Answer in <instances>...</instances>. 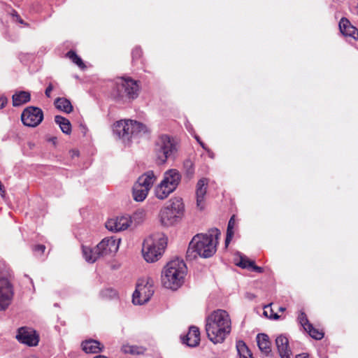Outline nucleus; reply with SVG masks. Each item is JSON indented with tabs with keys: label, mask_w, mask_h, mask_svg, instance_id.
Here are the masks:
<instances>
[{
	"label": "nucleus",
	"mask_w": 358,
	"mask_h": 358,
	"mask_svg": "<svg viewBox=\"0 0 358 358\" xmlns=\"http://www.w3.org/2000/svg\"><path fill=\"white\" fill-rule=\"evenodd\" d=\"M94 358H108V357L105 356V355H96L95 356Z\"/></svg>",
	"instance_id": "obj_47"
},
{
	"label": "nucleus",
	"mask_w": 358,
	"mask_h": 358,
	"mask_svg": "<svg viewBox=\"0 0 358 358\" xmlns=\"http://www.w3.org/2000/svg\"><path fill=\"white\" fill-rule=\"evenodd\" d=\"M285 310V308H284V307H280L279 308V311L280 312H284Z\"/></svg>",
	"instance_id": "obj_49"
},
{
	"label": "nucleus",
	"mask_w": 358,
	"mask_h": 358,
	"mask_svg": "<svg viewBox=\"0 0 358 358\" xmlns=\"http://www.w3.org/2000/svg\"><path fill=\"white\" fill-rule=\"evenodd\" d=\"M82 250L83 257L88 263H94L97 259L101 257V255H96V253L94 252L95 251V247L91 248L87 246H83Z\"/></svg>",
	"instance_id": "obj_25"
},
{
	"label": "nucleus",
	"mask_w": 358,
	"mask_h": 358,
	"mask_svg": "<svg viewBox=\"0 0 358 358\" xmlns=\"http://www.w3.org/2000/svg\"><path fill=\"white\" fill-rule=\"evenodd\" d=\"M25 358H37V357L35 355H31L26 357Z\"/></svg>",
	"instance_id": "obj_50"
},
{
	"label": "nucleus",
	"mask_w": 358,
	"mask_h": 358,
	"mask_svg": "<svg viewBox=\"0 0 358 358\" xmlns=\"http://www.w3.org/2000/svg\"><path fill=\"white\" fill-rule=\"evenodd\" d=\"M208 180L206 178L200 179L196 186V206L200 210L205 206V196L207 192Z\"/></svg>",
	"instance_id": "obj_16"
},
{
	"label": "nucleus",
	"mask_w": 358,
	"mask_h": 358,
	"mask_svg": "<svg viewBox=\"0 0 358 358\" xmlns=\"http://www.w3.org/2000/svg\"><path fill=\"white\" fill-rule=\"evenodd\" d=\"M271 305L272 303H269L264 306V314L270 319L278 320L280 318V316L273 312Z\"/></svg>",
	"instance_id": "obj_33"
},
{
	"label": "nucleus",
	"mask_w": 358,
	"mask_h": 358,
	"mask_svg": "<svg viewBox=\"0 0 358 358\" xmlns=\"http://www.w3.org/2000/svg\"><path fill=\"white\" fill-rule=\"evenodd\" d=\"M154 281L150 278L138 280L136 290L133 294L132 301L135 305H142L148 302L154 293Z\"/></svg>",
	"instance_id": "obj_10"
},
{
	"label": "nucleus",
	"mask_w": 358,
	"mask_h": 358,
	"mask_svg": "<svg viewBox=\"0 0 358 358\" xmlns=\"http://www.w3.org/2000/svg\"><path fill=\"white\" fill-rule=\"evenodd\" d=\"M176 152L174 139L167 134L158 136L155 143V154L157 163L162 164Z\"/></svg>",
	"instance_id": "obj_9"
},
{
	"label": "nucleus",
	"mask_w": 358,
	"mask_h": 358,
	"mask_svg": "<svg viewBox=\"0 0 358 358\" xmlns=\"http://www.w3.org/2000/svg\"><path fill=\"white\" fill-rule=\"evenodd\" d=\"M13 288L6 278H0V310H6L10 304L13 297Z\"/></svg>",
	"instance_id": "obj_13"
},
{
	"label": "nucleus",
	"mask_w": 358,
	"mask_h": 358,
	"mask_svg": "<svg viewBox=\"0 0 358 358\" xmlns=\"http://www.w3.org/2000/svg\"><path fill=\"white\" fill-rule=\"evenodd\" d=\"M231 330V321L229 313L224 310L213 311L206 319L207 336L213 343H222Z\"/></svg>",
	"instance_id": "obj_2"
},
{
	"label": "nucleus",
	"mask_w": 358,
	"mask_h": 358,
	"mask_svg": "<svg viewBox=\"0 0 358 358\" xmlns=\"http://www.w3.org/2000/svg\"><path fill=\"white\" fill-rule=\"evenodd\" d=\"M296 358H309V356L308 354L302 353L300 355H298Z\"/></svg>",
	"instance_id": "obj_44"
},
{
	"label": "nucleus",
	"mask_w": 358,
	"mask_h": 358,
	"mask_svg": "<svg viewBox=\"0 0 358 358\" xmlns=\"http://www.w3.org/2000/svg\"><path fill=\"white\" fill-rule=\"evenodd\" d=\"M185 166H189V169L187 171V173L189 176H192L194 174V168L193 164L191 161H187L185 163Z\"/></svg>",
	"instance_id": "obj_37"
},
{
	"label": "nucleus",
	"mask_w": 358,
	"mask_h": 358,
	"mask_svg": "<svg viewBox=\"0 0 358 358\" xmlns=\"http://www.w3.org/2000/svg\"><path fill=\"white\" fill-rule=\"evenodd\" d=\"M184 215V204L180 198H173L160 213L162 224L170 227L178 222Z\"/></svg>",
	"instance_id": "obj_8"
},
{
	"label": "nucleus",
	"mask_w": 358,
	"mask_h": 358,
	"mask_svg": "<svg viewBox=\"0 0 358 358\" xmlns=\"http://www.w3.org/2000/svg\"><path fill=\"white\" fill-rule=\"evenodd\" d=\"M15 337L19 342L29 346L37 345L39 341L36 331L26 327L19 328Z\"/></svg>",
	"instance_id": "obj_14"
},
{
	"label": "nucleus",
	"mask_w": 358,
	"mask_h": 358,
	"mask_svg": "<svg viewBox=\"0 0 358 358\" xmlns=\"http://www.w3.org/2000/svg\"><path fill=\"white\" fill-rule=\"evenodd\" d=\"M157 178V176H155L152 171H148L138 178L136 183L143 187L148 189L150 191Z\"/></svg>",
	"instance_id": "obj_21"
},
{
	"label": "nucleus",
	"mask_w": 358,
	"mask_h": 358,
	"mask_svg": "<svg viewBox=\"0 0 358 358\" xmlns=\"http://www.w3.org/2000/svg\"><path fill=\"white\" fill-rule=\"evenodd\" d=\"M220 234L219 229L213 228L207 233L195 235L189 244L187 256L191 258H196L197 256L203 258L212 257L217 250Z\"/></svg>",
	"instance_id": "obj_1"
},
{
	"label": "nucleus",
	"mask_w": 358,
	"mask_h": 358,
	"mask_svg": "<svg viewBox=\"0 0 358 358\" xmlns=\"http://www.w3.org/2000/svg\"><path fill=\"white\" fill-rule=\"evenodd\" d=\"M148 192V189L141 187L136 182L133 187V197L136 201H143L147 197Z\"/></svg>",
	"instance_id": "obj_24"
},
{
	"label": "nucleus",
	"mask_w": 358,
	"mask_h": 358,
	"mask_svg": "<svg viewBox=\"0 0 358 358\" xmlns=\"http://www.w3.org/2000/svg\"><path fill=\"white\" fill-rule=\"evenodd\" d=\"M131 224L129 216H120L110 218L106 222V227L111 231L118 232L127 229Z\"/></svg>",
	"instance_id": "obj_15"
},
{
	"label": "nucleus",
	"mask_w": 358,
	"mask_h": 358,
	"mask_svg": "<svg viewBox=\"0 0 358 358\" xmlns=\"http://www.w3.org/2000/svg\"><path fill=\"white\" fill-rule=\"evenodd\" d=\"M200 341V332L196 327L192 326L189 327V331L185 338H183V343L188 346L195 347L199 345Z\"/></svg>",
	"instance_id": "obj_20"
},
{
	"label": "nucleus",
	"mask_w": 358,
	"mask_h": 358,
	"mask_svg": "<svg viewBox=\"0 0 358 358\" xmlns=\"http://www.w3.org/2000/svg\"><path fill=\"white\" fill-rule=\"evenodd\" d=\"M167 245V237L164 234H155L146 238L143 243L142 254L149 263L158 261Z\"/></svg>",
	"instance_id": "obj_4"
},
{
	"label": "nucleus",
	"mask_w": 358,
	"mask_h": 358,
	"mask_svg": "<svg viewBox=\"0 0 358 358\" xmlns=\"http://www.w3.org/2000/svg\"><path fill=\"white\" fill-rule=\"evenodd\" d=\"M139 92L138 83L130 78H120L116 81L113 92L115 99L122 102H127L136 99Z\"/></svg>",
	"instance_id": "obj_6"
},
{
	"label": "nucleus",
	"mask_w": 358,
	"mask_h": 358,
	"mask_svg": "<svg viewBox=\"0 0 358 358\" xmlns=\"http://www.w3.org/2000/svg\"><path fill=\"white\" fill-rule=\"evenodd\" d=\"M107 292H111L112 295H115V292L113 289H108Z\"/></svg>",
	"instance_id": "obj_48"
},
{
	"label": "nucleus",
	"mask_w": 358,
	"mask_h": 358,
	"mask_svg": "<svg viewBox=\"0 0 358 358\" xmlns=\"http://www.w3.org/2000/svg\"><path fill=\"white\" fill-rule=\"evenodd\" d=\"M31 96L29 92L26 91H21L13 95V106H22L30 101Z\"/></svg>",
	"instance_id": "obj_23"
},
{
	"label": "nucleus",
	"mask_w": 358,
	"mask_h": 358,
	"mask_svg": "<svg viewBox=\"0 0 358 358\" xmlns=\"http://www.w3.org/2000/svg\"><path fill=\"white\" fill-rule=\"evenodd\" d=\"M45 250V247L43 245H35L34 248V252H38L41 254H43Z\"/></svg>",
	"instance_id": "obj_39"
},
{
	"label": "nucleus",
	"mask_w": 358,
	"mask_h": 358,
	"mask_svg": "<svg viewBox=\"0 0 358 358\" xmlns=\"http://www.w3.org/2000/svg\"><path fill=\"white\" fill-rule=\"evenodd\" d=\"M55 107L66 113H70L73 110V106L69 100L66 98H57L55 101Z\"/></svg>",
	"instance_id": "obj_26"
},
{
	"label": "nucleus",
	"mask_w": 358,
	"mask_h": 358,
	"mask_svg": "<svg viewBox=\"0 0 358 358\" xmlns=\"http://www.w3.org/2000/svg\"><path fill=\"white\" fill-rule=\"evenodd\" d=\"M339 29L343 35L351 37L355 40L358 38V29L352 25L347 18H341L339 22Z\"/></svg>",
	"instance_id": "obj_18"
},
{
	"label": "nucleus",
	"mask_w": 358,
	"mask_h": 358,
	"mask_svg": "<svg viewBox=\"0 0 358 358\" xmlns=\"http://www.w3.org/2000/svg\"><path fill=\"white\" fill-rule=\"evenodd\" d=\"M7 103H8L7 97L3 94H1L0 95V110L6 107V106L7 105Z\"/></svg>",
	"instance_id": "obj_36"
},
{
	"label": "nucleus",
	"mask_w": 358,
	"mask_h": 358,
	"mask_svg": "<svg viewBox=\"0 0 358 358\" xmlns=\"http://www.w3.org/2000/svg\"><path fill=\"white\" fill-rule=\"evenodd\" d=\"M15 16V17H16V20H17L19 23H20V24H24V21H23V20H22V19H21V17H20L18 15H17V14H16Z\"/></svg>",
	"instance_id": "obj_45"
},
{
	"label": "nucleus",
	"mask_w": 358,
	"mask_h": 358,
	"mask_svg": "<svg viewBox=\"0 0 358 358\" xmlns=\"http://www.w3.org/2000/svg\"><path fill=\"white\" fill-rule=\"evenodd\" d=\"M305 331L315 340H321L324 337V333L322 331L315 329L311 324L306 327Z\"/></svg>",
	"instance_id": "obj_31"
},
{
	"label": "nucleus",
	"mask_w": 358,
	"mask_h": 358,
	"mask_svg": "<svg viewBox=\"0 0 358 358\" xmlns=\"http://www.w3.org/2000/svg\"><path fill=\"white\" fill-rule=\"evenodd\" d=\"M141 50L138 48H136L132 51V56L134 58H139L141 55Z\"/></svg>",
	"instance_id": "obj_38"
},
{
	"label": "nucleus",
	"mask_w": 358,
	"mask_h": 358,
	"mask_svg": "<svg viewBox=\"0 0 358 358\" xmlns=\"http://www.w3.org/2000/svg\"><path fill=\"white\" fill-rule=\"evenodd\" d=\"M298 320L304 329H306V327H308V324H310V323L308 322L306 315L303 312L300 313L298 317Z\"/></svg>",
	"instance_id": "obj_35"
},
{
	"label": "nucleus",
	"mask_w": 358,
	"mask_h": 358,
	"mask_svg": "<svg viewBox=\"0 0 358 358\" xmlns=\"http://www.w3.org/2000/svg\"><path fill=\"white\" fill-rule=\"evenodd\" d=\"M250 269H251L253 271L257 272V273H262L263 270H264L263 268L255 265L254 262H253V266H251Z\"/></svg>",
	"instance_id": "obj_41"
},
{
	"label": "nucleus",
	"mask_w": 358,
	"mask_h": 358,
	"mask_svg": "<svg viewBox=\"0 0 358 358\" xmlns=\"http://www.w3.org/2000/svg\"><path fill=\"white\" fill-rule=\"evenodd\" d=\"M257 345L262 353L268 355L271 350L268 336L264 334H259L257 336Z\"/></svg>",
	"instance_id": "obj_22"
},
{
	"label": "nucleus",
	"mask_w": 358,
	"mask_h": 358,
	"mask_svg": "<svg viewBox=\"0 0 358 358\" xmlns=\"http://www.w3.org/2000/svg\"><path fill=\"white\" fill-rule=\"evenodd\" d=\"M53 88V85L52 83H50L45 91V94L47 97H50V93L52 91Z\"/></svg>",
	"instance_id": "obj_40"
},
{
	"label": "nucleus",
	"mask_w": 358,
	"mask_h": 358,
	"mask_svg": "<svg viewBox=\"0 0 358 358\" xmlns=\"http://www.w3.org/2000/svg\"><path fill=\"white\" fill-rule=\"evenodd\" d=\"M120 239L114 237H107L103 238L96 247V255H101V257L115 254L119 248Z\"/></svg>",
	"instance_id": "obj_12"
},
{
	"label": "nucleus",
	"mask_w": 358,
	"mask_h": 358,
	"mask_svg": "<svg viewBox=\"0 0 358 358\" xmlns=\"http://www.w3.org/2000/svg\"><path fill=\"white\" fill-rule=\"evenodd\" d=\"M66 56L80 68L84 69L85 67V65L84 64L81 58L78 57L74 51H69L66 54Z\"/></svg>",
	"instance_id": "obj_32"
},
{
	"label": "nucleus",
	"mask_w": 358,
	"mask_h": 358,
	"mask_svg": "<svg viewBox=\"0 0 358 358\" xmlns=\"http://www.w3.org/2000/svg\"><path fill=\"white\" fill-rule=\"evenodd\" d=\"M187 266L182 259H174L169 262L162 271V285L172 290L178 289L184 282Z\"/></svg>",
	"instance_id": "obj_3"
},
{
	"label": "nucleus",
	"mask_w": 358,
	"mask_h": 358,
	"mask_svg": "<svg viewBox=\"0 0 358 358\" xmlns=\"http://www.w3.org/2000/svg\"><path fill=\"white\" fill-rule=\"evenodd\" d=\"M236 349L239 358H253L250 350L243 341H237Z\"/></svg>",
	"instance_id": "obj_28"
},
{
	"label": "nucleus",
	"mask_w": 358,
	"mask_h": 358,
	"mask_svg": "<svg viewBox=\"0 0 358 358\" xmlns=\"http://www.w3.org/2000/svg\"><path fill=\"white\" fill-rule=\"evenodd\" d=\"M55 121L59 126L62 132L66 134H69L71 133V124L69 120L61 115H56L55 117Z\"/></svg>",
	"instance_id": "obj_27"
},
{
	"label": "nucleus",
	"mask_w": 358,
	"mask_h": 358,
	"mask_svg": "<svg viewBox=\"0 0 358 358\" xmlns=\"http://www.w3.org/2000/svg\"><path fill=\"white\" fill-rule=\"evenodd\" d=\"M82 349L86 353L96 354L103 351L104 346L99 341L94 339H89L83 341Z\"/></svg>",
	"instance_id": "obj_19"
},
{
	"label": "nucleus",
	"mask_w": 358,
	"mask_h": 358,
	"mask_svg": "<svg viewBox=\"0 0 358 358\" xmlns=\"http://www.w3.org/2000/svg\"><path fill=\"white\" fill-rule=\"evenodd\" d=\"M72 156L74 157V156H78V151L77 150H73L72 151Z\"/></svg>",
	"instance_id": "obj_46"
},
{
	"label": "nucleus",
	"mask_w": 358,
	"mask_h": 358,
	"mask_svg": "<svg viewBox=\"0 0 358 358\" xmlns=\"http://www.w3.org/2000/svg\"><path fill=\"white\" fill-rule=\"evenodd\" d=\"M237 265L243 268L250 269L251 266H253V261L249 260L245 257H241L240 261L237 263Z\"/></svg>",
	"instance_id": "obj_34"
},
{
	"label": "nucleus",
	"mask_w": 358,
	"mask_h": 358,
	"mask_svg": "<svg viewBox=\"0 0 358 358\" xmlns=\"http://www.w3.org/2000/svg\"><path fill=\"white\" fill-rule=\"evenodd\" d=\"M21 120L25 126L35 127L43 120V113L38 107L29 106L23 110Z\"/></svg>",
	"instance_id": "obj_11"
},
{
	"label": "nucleus",
	"mask_w": 358,
	"mask_h": 358,
	"mask_svg": "<svg viewBox=\"0 0 358 358\" xmlns=\"http://www.w3.org/2000/svg\"><path fill=\"white\" fill-rule=\"evenodd\" d=\"M235 224H236L235 217H234V215H233L230 218V220L228 222L227 230V237H226V240H225L226 246L228 245V244L229 243V242L231 241V240L234 236V228L235 227Z\"/></svg>",
	"instance_id": "obj_30"
},
{
	"label": "nucleus",
	"mask_w": 358,
	"mask_h": 358,
	"mask_svg": "<svg viewBox=\"0 0 358 358\" xmlns=\"http://www.w3.org/2000/svg\"><path fill=\"white\" fill-rule=\"evenodd\" d=\"M207 151L208 157L213 159L215 157V154L208 148L205 150Z\"/></svg>",
	"instance_id": "obj_43"
},
{
	"label": "nucleus",
	"mask_w": 358,
	"mask_h": 358,
	"mask_svg": "<svg viewBox=\"0 0 358 358\" xmlns=\"http://www.w3.org/2000/svg\"><path fill=\"white\" fill-rule=\"evenodd\" d=\"M181 180V175L177 169H169L166 171L162 180L155 187V193L157 198L164 199L173 192Z\"/></svg>",
	"instance_id": "obj_7"
},
{
	"label": "nucleus",
	"mask_w": 358,
	"mask_h": 358,
	"mask_svg": "<svg viewBox=\"0 0 358 358\" xmlns=\"http://www.w3.org/2000/svg\"><path fill=\"white\" fill-rule=\"evenodd\" d=\"M113 132L124 143L132 138L140 136L148 132L147 127L143 123L131 120H121L113 125Z\"/></svg>",
	"instance_id": "obj_5"
},
{
	"label": "nucleus",
	"mask_w": 358,
	"mask_h": 358,
	"mask_svg": "<svg viewBox=\"0 0 358 358\" xmlns=\"http://www.w3.org/2000/svg\"><path fill=\"white\" fill-rule=\"evenodd\" d=\"M275 345L280 358H291L292 352L289 345V340L286 336L283 335L278 336L275 339Z\"/></svg>",
	"instance_id": "obj_17"
},
{
	"label": "nucleus",
	"mask_w": 358,
	"mask_h": 358,
	"mask_svg": "<svg viewBox=\"0 0 358 358\" xmlns=\"http://www.w3.org/2000/svg\"><path fill=\"white\" fill-rule=\"evenodd\" d=\"M195 138L196 140L197 141V142L201 145V146L204 149L206 150L207 148V147L206 146V145L200 140L199 137L197 136H195Z\"/></svg>",
	"instance_id": "obj_42"
},
{
	"label": "nucleus",
	"mask_w": 358,
	"mask_h": 358,
	"mask_svg": "<svg viewBox=\"0 0 358 358\" xmlns=\"http://www.w3.org/2000/svg\"><path fill=\"white\" fill-rule=\"evenodd\" d=\"M145 348L142 346L124 345L122 348L123 352L131 355H142L145 352Z\"/></svg>",
	"instance_id": "obj_29"
}]
</instances>
